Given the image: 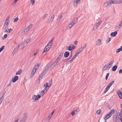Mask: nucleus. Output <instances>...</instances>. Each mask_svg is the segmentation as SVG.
<instances>
[{
    "label": "nucleus",
    "mask_w": 122,
    "mask_h": 122,
    "mask_svg": "<svg viewBox=\"0 0 122 122\" xmlns=\"http://www.w3.org/2000/svg\"><path fill=\"white\" fill-rule=\"evenodd\" d=\"M87 45V44H84V45L82 46H81V47L83 50L86 47Z\"/></svg>",
    "instance_id": "obj_42"
},
{
    "label": "nucleus",
    "mask_w": 122,
    "mask_h": 122,
    "mask_svg": "<svg viewBox=\"0 0 122 122\" xmlns=\"http://www.w3.org/2000/svg\"><path fill=\"white\" fill-rule=\"evenodd\" d=\"M117 31H115L114 32L112 33L110 35L112 37H115L117 35Z\"/></svg>",
    "instance_id": "obj_17"
},
{
    "label": "nucleus",
    "mask_w": 122,
    "mask_h": 122,
    "mask_svg": "<svg viewBox=\"0 0 122 122\" xmlns=\"http://www.w3.org/2000/svg\"><path fill=\"white\" fill-rule=\"evenodd\" d=\"M121 116L120 115V113H119V115H118V119H119V121H120V120H122V117H121Z\"/></svg>",
    "instance_id": "obj_44"
},
{
    "label": "nucleus",
    "mask_w": 122,
    "mask_h": 122,
    "mask_svg": "<svg viewBox=\"0 0 122 122\" xmlns=\"http://www.w3.org/2000/svg\"><path fill=\"white\" fill-rule=\"evenodd\" d=\"M32 26V24H31L28 25L26 28L25 29L27 32L28 31L31 29Z\"/></svg>",
    "instance_id": "obj_15"
},
{
    "label": "nucleus",
    "mask_w": 122,
    "mask_h": 122,
    "mask_svg": "<svg viewBox=\"0 0 122 122\" xmlns=\"http://www.w3.org/2000/svg\"><path fill=\"white\" fill-rule=\"evenodd\" d=\"M114 110H112L108 113L107 115H106L104 117V119L105 120H107L110 118L113 113H114Z\"/></svg>",
    "instance_id": "obj_2"
},
{
    "label": "nucleus",
    "mask_w": 122,
    "mask_h": 122,
    "mask_svg": "<svg viewBox=\"0 0 122 122\" xmlns=\"http://www.w3.org/2000/svg\"><path fill=\"white\" fill-rule=\"evenodd\" d=\"M77 42H78L77 41H75L74 42V44H75V45H77Z\"/></svg>",
    "instance_id": "obj_63"
},
{
    "label": "nucleus",
    "mask_w": 122,
    "mask_h": 122,
    "mask_svg": "<svg viewBox=\"0 0 122 122\" xmlns=\"http://www.w3.org/2000/svg\"><path fill=\"white\" fill-rule=\"evenodd\" d=\"M114 120L115 122H117V115L115 116V117H113Z\"/></svg>",
    "instance_id": "obj_36"
},
{
    "label": "nucleus",
    "mask_w": 122,
    "mask_h": 122,
    "mask_svg": "<svg viewBox=\"0 0 122 122\" xmlns=\"http://www.w3.org/2000/svg\"><path fill=\"white\" fill-rule=\"evenodd\" d=\"M75 113V111L74 110L71 113V114L72 116H74V114Z\"/></svg>",
    "instance_id": "obj_53"
},
{
    "label": "nucleus",
    "mask_w": 122,
    "mask_h": 122,
    "mask_svg": "<svg viewBox=\"0 0 122 122\" xmlns=\"http://www.w3.org/2000/svg\"><path fill=\"white\" fill-rule=\"evenodd\" d=\"M80 0H74V6L75 7H76L77 6V4L79 3Z\"/></svg>",
    "instance_id": "obj_10"
},
{
    "label": "nucleus",
    "mask_w": 122,
    "mask_h": 122,
    "mask_svg": "<svg viewBox=\"0 0 122 122\" xmlns=\"http://www.w3.org/2000/svg\"><path fill=\"white\" fill-rule=\"evenodd\" d=\"M54 15H53L51 16V17L49 19V20L51 22L52 21H53V19L54 18Z\"/></svg>",
    "instance_id": "obj_31"
},
{
    "label": "nucleus",
    "mask_w": 122,
    "mask_h": 122,
    "mask_svg": "<svg viewBox=\"0 0 122 122\" xmlns=\"http://www.w3.org/2000/svg\"><path fill=\"white\" fill-rule=\"evenodd\" d=\"M27 32L26 31V30L25 29L23 31H22L21 34V36H23L25 34H27Z\"/></svg>",
    "instance_id": "obj_24"
},
{
    "label": "nucleus",
    "mask_w": 122,
    "mask_h": 122,
    "mask_svg": "<svg viewBox=\"0 0 122 122\" xmlns=\"http://www.w3.org/2000/svg\"><path fill=\"white\" fill-rule=\"evenodd\" d=\"M50 48L48 46H46L45 47L43 52L42 53L43 54L44 52H46L49 51Z\"/></svg>",
    "instance_id": "obj_20"
},
{
    "label": "nucleus",
    "mask_w": 122,
    "mask_h": 122,
    "mask_svg": "<svg viewBox=\"0 0 122 122\" xmlns=\"http://www.w3.org/2000/svg\"><path fill=\"white\" fill-rule=\"evenodd\" d=\"M51 117L49 116L46 119L45 121L46 122H48L49 121Z\"/></svg>",
    "instance_id": "obj_38"
},
{
    "label": "nucleus",
    "mask_w": 122,
    "mask_h": 122,
    "mask_svg": "<svg viewBox=\"0 0 122 122\" xmlns=\"http://www.w3.org/2000/svg\"><path fill=\"white\" fill-rule=\"evenodd\" d=\"M55 111V110H53V111L52 112V113L51 114H50L49 116L51 117L52 115L53 114Z\"/></svg>",
    "instance_id": "obj_49"
},
{
    "label": "nucleus",
    "mask_w": 122,
    "mask_h": 122,
    "mask_svg": "<svg viewBox=\"0 0 122 122\" xmlns=\"http://www.w3.org/2000/svg\"><path fill=\"white\" fill-rule=\"evenodd\" d=\"M119 73L120 74H121L122 73V70L121 69L119 71Z\"/></svg>",
    "instance_id": "obj_64"
},
{
    "label": "nucleus",
    "mask_w": 122,
    "mask_h": 122,
    "mask_svg": "<svg viewBox=\"0 0 122 122\" xmlns=\"http://www.w3.org/2000/svg\"><path fill=\"white\" fill-rule=\"evenodd\" d=\"M48 15V14H45L44 16H43L42 18V19L44 20L45 19V18H46V17H47Z\"/></svg>",
    "instance_id": "obj_45"
},
{
    "label": "nucleus",
    "mask_w": 122,
    "mask_h": 122,
    "mask_svg": "<svg viewBox=\"0 0 122 122\" xmlns=\"http://www.w3.org/2000/svg\"><path fill=\"white\" fill-rule=\"evenodd\" d=\"M43 76V75H42L41 74L38 77V80L39 81V82L40 81V80L42 78V77Z\"/></svg>",
    "instance_id": "obj_35"
},
{
    "label": "nucleus",
    "mask_w": 122,
    "mask_h": 122,
    "mask_svg": "<svg viewBox=\"0 0 122 122\" xmlns=\"http://www.w3.org/2000/svg\"><path fill=\"white\" fill-rule=\"evenodd\" d=\"M31 2L32 5L34 4L35 3V0H31Z\"/></svg>",
    "instance_id": "obj_57"
},
{
    "label": "nucleus",
    "mask_w": 122,
    "mask_h": 122,
    "mask_svg": "<svg viewBox=\"0 0 122 122\" xmlns=\"http://www.w3.org/2000/svg\"><path fill=\"white\" fill-rule=\"evenodd\" d=\"M18 20V17L16 18H15L13 20V21L14 22H17Z\"/></svg>",
    "instance_id": "obj_48"
},
{
    "label": "nucleus",
    "mask_w": 122,
    "mask_h": 122,
    "mask_svg": "<svg viewBox=\"0 0 122 122\" xmlns=\"http://www.w3.org/2000/svg\"><path fill=\"white\" fill-rule=\"evenodd\" d=\"M121 0L118 1L117 0H112V3L114 4H120L122 3Z\"/></svg>",
    "instance_id": "obj_11"
},
{
    "label": "nucleus",
    "mask_w": 122,
    "mask_h": 122,
    "mask_svg": "<svg viewBox=\"0 0 122 122\" xmlns=\"http://www.w3.org/2000/svg\"><path fill=\"white\" fill-rule=\"evenodd\" d=\"M81 53V52H79L78 51H77L75 53V55H76V56H78L79 54H80Z\"/></svg>",
    "instance_id": "obj_41"
},
{
    "label": "nucleus",
    "mask_w": 122,
    "mask_h": 122,
    "mask_svg": "<svg viewBox=\"0 0 122 122\" xmlns=\"http://www.w3.org/2000/svg\"><path fill=\"white\" fill-rule=\"evenodd\" d=\"M6 101H7V103H8L9 101V98H7L6 99Z\"/></svg>",
    "instance_id": "obj_60"
},
{
    "label": "nucleus",
    "mask_w": 122,
    "mask_h": 122,
    "mask_svg": "<svg viewBox=\"0 0 122 122\" xmlns=\"http://www.w3.org/2000/svg\"><path fill=\"white\" fill-rule=\"evenodd\" d=\"M121 51H122L121 50H120V49L119 48L117 49L116 51V52L117 53H118Z\"/></svg>",
    "instance_id": "obj_50"
},
{
    "label": "nucleus",
    "mask_w": 122,
    "mask_h": 122,
    "mask_svg": "<svg viewBox=\"0 0 122 122\" xmlns=\"http://www.w3.org/2000/svg\"><path fill=\"white\" fill-rule=\"evenodd\" d=\"M36 71V70L34 69H33L31 74V75L32 76H33L34 73H35Z\"/></svg>",
    "instance_id": "obj_33"
},
{
    "label": "nucleus",
    "mask_w": 122,
    "mask_h": 122,
    "mask_svg": "<svg viewBox=\"0 0 122 122\" xmlns=\"http://www.w3.org/2000/svg\"><path fill=\"white\" fill-rule=\"evenodd\" d=\"M76 47L74 46V45L72 44L67 48V49L69 51H71L72 50L74 49Z\"/></svg>",
    "instance_id": "obj_8"
},
{
    "label": "nucleus",
    "mask_w": 122,
    "mask_h": 122,
    "mask_svg": "<svg viewBox=\"0 0 122 122\" xmlns=\"http://www.w3.org/2000/svg\"><path fill=\"white\" fill-rule=\"evenodd\" d=\"M44 86H45V88H44V89L43 90L44 92H45L46 93L47 92V87H48V83H47L46 84H45L44 85Z\"/></svg>",
    "instance_id": "obj_13"
},
{
    "label": "nucleus",
    "mask_w": 122,
    "mask_h": 122,
    "mask_svg": "<svg viewBox=\"0 0 122 122\" xmlns=\"http://www.w3.org/2000/svg\"><path fill=\"white\" fill-rule=\"evenodd\" d=\"M23 115H24V116L21 120L20 122H25L26 118L28 116V114L26 113H24L23 114Z\"/></svg>",
    "instance_id": "obj_7"
},
{
    "label": "nucleus",
    "mask_w": 122,
    "mask_h": 122,
    "mask_svg": "<svg viewBox=\"0 0 122 122\" xmlns=\"http://www.w3.org/2000/svg\"><path fill=\"white\" fill-rule=\"evenodd\" d=\"M109 5L107 4V2H105L104 4V5H105V6H106L108 5Z\"/></svg>",
    "instance_id": "obj_62"
},
{
    "label": "nucleus",
    "mask_w": 122,
    "mask_h": 122,
    "mask_svg": "<svg viewBox=\"0 0 122 122\" xmlns=\"http://www.w3.org/2000/svg\"><path fill=\"white\" fill-rule=\"evenodd\" d=\"M30 38H29L27 39L26 41V44L28 43V42L30 40Z\"/></svg>",
    "instance_id": "obj_59"
},
{
    "label": "nucleus",
    "mask_w": 122,
    "mask_h": 122,
    "mask_svg": "<svg viewBox=\"0 0 122 122\" xmlns=\"http://www.w3.org/2000/svg\"><path fill=\"white\" fill-rule=\"evenodd\" d=\"M39 66V64H37L34 67L33 69H34L36 70L38 69Z\"/></svg>",
    "instance_id": "obj_37"
},
{
    "label": "nucleus",
    "mask_w": 122,
    "mask_h": 122,
    "mask_svg": "<svg viewBox=\"0 0 122 122\" xmlns=\"http://www.w3.org/2000/svg\"><path fill=\"white\" fill-rule=\"evenodd\" d=\"M102 21L101 20H100L97 23L96 25H94V27L93 28V30H95L97 29L98 26L100 25Z\"/></svg>",
    "instance_id": "obj_5"
},
{
    "label": "nucleus",
    "mask_w": 122,
    "mask_h": 122,
    "mask_svg": "<svg viewBox=\"0 0 122 122\" xmlns=\"http://www.w3.org/2000/svg\"><path fill=\"white\" fill-rule=\"evenodd\" d=\"M45 93H46L45 92H44L43 91V90H42L41 91L40 93L41 96H42L44 95V94Z\"/></svg>",
    "instance_id": "obj_46"
},
{
    "label": "nucleus",
    "mask_w": 122,
    "mask_h": 122,
    "mask_svg": "<svg viewBox=\"0 0 122 122\" xmlns=\"http://www.w3.org/2000/svg\"><path fill=\"white\" fill-rule=\"evenodd\" d=\"M111 68V67L107 64L103 67L102 70L103 71H105Z\"/></svg>",
    "instance_id": "obj_6"
},
{
    "label": "nucleus",
    "mask_w": 122,
    "mask_h": 122,
    "mask_svg": "<svg viewBox=\"0 0 122 122\" xmlns=\"http://www.w3.org/2000/svg\"><path fill=\"white\" fill-rule=\"evenodd\" d=\"M7 34H5L4 35V36L2 37V38L3 39H5V38L7 37Z\"/></svg>",
    "instance_id": "obj_55"
},
{
    "label": "nucleus",
    "mask_w": 122,
    "mask_h": 122,
    "mask_svg": "<svg viewBox=\"0 0 122 122\" xmlns=\"http://www.w3.org/2000/svg\"><path fill=\"white\" fill-rule=\"evenodd\" d=\"M109 73H107V74L106 76V80H107L108 77L109 76Z\"/></svg>",
    "instance_id": "obj_56"
},
{
    "label": "nucleus",
    "mask_w": 122,
    "mask_h": 122,
    "mask_svg": "<svg viewBox=\"0 0 122 122\" xmlns=\"http://www.w3.org/2000/svg\"><path fill=\"white\" fill-rule=\"evenodd\" d=\"M111 38H108L106 41V43H108L111 41Z\"/></svg>",
    "instance_id": "obj_43"
},
{
    "label": "nucleus",
    "mask_w": 122,
    "mask_h": 122,
    "mask_svg": "<svg viewBox=\"0 0 122 122\" xmlns=\"http://www.w3.org/2000/svg\"><path fill=\"white\" fill-rule=\"evenodd\" d=\"M122 26V21H121L120 23L117 25L116 27L117 30H119Z\"/></svg>",
    "instance_id": "obj_18"
},
{
    "label": "nucleus",
    "mask_w": 122,
    "mask_h": 122,
    "mask_svg": "<svg viewBox=\"0 0 122 122\" xmlns=\"http://www.w3.org/2000/svg\"><path fill=\"white\" fill-rule=\"evenodd\" d=\"M53 41V40H51L50 42L48 44L47 46H48L50 48L51 47V45L52 44Z\"/></svg>",
    "instance_id": "obj_22"
},
{
    "label": "nucleus",
    "mask_w": 122,
    "mask_h": 122,
    "mask_svg": "<svg viewBox=\"0 0 122 122\" xmlns=\"http://www.w3.org/2000/svg\"><path fill=\"white\" fill-rule=\"evenodd\" d=\"M22 70L21 69H20L19 71H17L16 73V75L20 74L22 72Z\"/></svg>",
    "instance_id": "obj_28"
},
{
    "label": "nucleus",
    "mask_w": 122,
    "mask_h": 122,
    "mask_svg": "<svg viewBox=\"0 0 122 122\" xmlns=\"http://www.w3.org/2000/svg\"><path fill=\"white\" fill-rule=\"evenodd\" d=\"M76 55H75L72 58L71 60L69 61V63H71V62L73 61V60L76 58Z\"/></svg>",
    "instance_id": "obj_30"
},
{
    "label": "nucleus",
    "mask_w": 122,
    "mask_h": 122,
    "mask_svg": "<svg viewBox=\"0 0 122 122\" xmlns=\"http://www.w3.org/2000/svg\"><path fill=\"white\" fill-rule=\"evenodd\" d=\"M51 64V63H49L48 64L46 67H47L48 68V70L49 69L50 70H52V69H51V68L52 67Z\"/></svg>",
    "instance_id": "obj_23"
},
{
    "label": "nucleus",
    "mask_w": 122,
    "mask_h": 122,
    "mask_svg": "<svg viewBox=\"0 0 122 122\" xmlns=\"http://www.w3.org/2000/svg\"><path fill=\"white\" fill-rule=\"evenodd\" d=\"M12 30V29L11 28H10V29H7L6 30H5L4 32L5 33H6L7 32V33H9Z\"/></svg>",
    "instance_id": "obj_29"
},
{
    "label": "nucleus",
    "mask_w": 122,
    "mask_h": 122,
    "mask_svg": "<svg viewBox=\"0 0 122 122\" xmlns=\"http://www.w3.org/2000/svg\"><path fill=\"white\" fill-rule=\"evenodd\" d=\"M51 83H52V81H49V84H48V87H50L51 86Z\"/></svg>",
    "instance_id": "obj_51"
},
{
    "label": "nucleus",
    "mask_w": 122,
    "mask_h": 122,
    "mask_svg": "<svg viewBox=\"0 0 122 122\" xmlns=\"http://www.w3.org/2000/svg\"><path fill=\"white\" fill-rule=\"evenodd\" d=\"M96 45L98 46L100 45L101 44V40L100 39H98L97 40L96 42Z\"/></svg>",
    "instance_id": "obj_14"
},
{
    "label": "nucleus",
    "mask_w": 122,
    "mask_h": 122,
    "mask_svg": "<svg viewBox=\"0 0 122 122\" xmlns=\"http://www.w3.org/2000/svg\"><path fill=\"white\" fill-rule=\"evenodd\" d=\"M41 97V96L39 94H38L37 96L34 95L33 96L32 98L33 101H36L38 100V99L40 98Z\"/></svg>",
    "instance_id": "obj_4"
},
{
    "label": "nucleus",
    "mask_w": 122,
    "mask_h": 122,
    "mask_svg": "<svg viewBox=\"0 0 122 122\" xmlns=\"http://www.w3.org/2000/svg\"><path fill=\"white\" fill-rule=\"evenodd\" d=\"M48 70V68L47 67H46L45 69L42 71L41 74L44 76Z\"/></svg>",
    "instance_id": "obj_9"
},
{
    "label": "nucleus",
    "mask_w": 122,
    "mask_h": 122,
    "mask_svg": "<svg viewBox=\"0 0 122 122\" xmlns=\"http://www.w3.org/2000/svg\"><path fill=\"white\" fill-rule=\"evenodd\" d=\"M114 81L113 80L112 81L110 82L109 84L107 86H109L110 87H111V86L113 85V83L114 82Z\"/></svg>",
    "instance_id": "obj_32"
},
{
    "label": "nucleus",
    "mask_w": 122,
    "mask_h": 122,
    "mask_svg": "<svg viewBox=\"0 0 122 122\" xmlns=\"http://www.w3.org/2000/svg\"><path fill=\"white\" fill-rule=\"evenodd\" d=\"M10 18V16H8L6 18L5 21L4 25L3 26V29H5L8 27L9 22Z\"/></svg>",
    "instance_id": "obj_1"
},
{
    "label": "nucleus",
    "mask_w": 122,
    "mask_h": 122,
    "mask_svg": "<svg viewBox=\"0 0 122 122\" xmlns=\"http://www.w3.org/2000/svg\"><path fill=\"white\" fill-rule=\"evenodd\" d=\"M71 57H72V55H71V56H70L68 58V59H65V60H67L68 61L71 58Z\"/></svg>",
    "instance_id": "obj_61"
},
{
    "label": "nucleus",
    "mask_w": 122,
    "mask_h": 122,
    "mask_svg": "<svg viewBox=\"0 0 122 122\" xmlns=\"http://www.w3.org/2000/svg\"><path fill=\"white\" fill-rule=\"evenodd\" d=\"M110 87L107 86L105 89V90L104 92V93H105L107 92L109 89Z\"/></svg>",
    "instance_id": "obj_34"
},
{
    "label": "nucleus",
    "mask_w": 122,
    "mask_h": 122,
    "mask_svg": "<svg viewBox=\"0 0 122 122\" xmlns=\"http://www.w3.org/2000/svg\"><path fill=\"white\" fill-rule=\"evenodd\" d=\"M19 48V47H18L17 46H16L14 50V51H15L16 52H17L18 50V49Z\"/></svg>",
    "instance_id": "obj_54"
},
{
    "label": "nucleus",
    "mask_w": 122,
    "mask_h": 122,
    "mask_svg": "<svg viewBox=\"0 0 122 122\" xmlns=\"http://www.w3.org/2000/svg\"><path fill=\"white\" fill-rule=\"evenodd\" d=\"M18 76H15L12 79L11 81H12L13 83L15 82L18 80Z\"/></svg>",
    "instance_id": "obj_12"
},
{
    "label": "nucleus",
    "mask_w": 122,
    "mask_h": 122,
    "mask_svg": "<svg viewBox=\"0 0 122 122\" xmlns=\"http://www.w3.org/2000/svg\"><path fill=\"white\" fill-rule=\"evenodd\" d=\"M63 55V53H61L58 56V57L57 58L60 59L61 58V57Z\"/></svg>",
    "instance_id": "obj_39"
},
{
    "label": "nucleus",
    "mask_w": 122,
    "mask_h": 122,
    "mask_svg": "<svg viewBox=\"0 0 122 122\" xmlns=\"http://www.w3.org/2000/svg\"><path fill=\"white\" fill-rule=\"evenodd\" d=\"M62 17V15H59L57 19V22L58 23L60 21Z\"/></svg>",
    "instance_id": "obj_21"
},
{
    "label": "nucleus",
    "mask_w": 122,
    "mask_h": 122,
    "mask_svg": "<svg viewBox=\"0 0 122 122\" xmlns=\"http://www.w3.org/2000/svg\"><path fill=\"white\" fill-rule=\"evenodd\" d=\"M117 93L120 98L122 99V92L121 91L118 90L117 91Z\"/></svg>",
    "instance_id": "obj_19"
},
{
    "label": "nucleus",
    "mask_w": 122,
    "mask_h": 122,
    "mask_svg": "<svg viewBox=\"0 0 122 122\" xmlns=\"http://www.w3.org/2000/svg\"><path fill=\"white\" fill-rule=\"evenodd\" d=\"M101 112V111L100 110H98L97 112V113L98 114H100V112Z\"/></svg>",
    "instance_id": "obj_52"
},
{
    "label": "nucleus",
    "mask_w": 122,
    "mask_h": 122,
    "mask_svg": "<svg viewBox=\"0 0 122 122\" xmlns=\"http://www.w3.org/2000/svg\"><path fill=\"white\" fill-rule=\"evenodd\" d=\"M107 4L108 5H109L112 3V0H110L108 1H107Z\"/></svg>",
    "instance_id": "obj_47"
},
{
    "label": "nucleus",
    "mask_w": 122,
    "mask_h": 122,
    "mask_svg": "<svg viewBox=\"0 0 122 122\" xmlns=\"http://www.w3.org/2000/svg\"><path fill=\"white\" fill-rule=\"evenodd\" d=\"M56 64L57 62L55 61L52 64H51L52 67L51 68V69H53Z\"/></svg>",
    "instance_id": "obj_27"
},
{
    "label": "nucleus",
    "mask_w": 122,
    "mask_h": 122,
    "mask_svg": "<svg viewBox=\"0 0 122 122\" xmlns=\"http://www.w3.org/2000/svg\"><path fill=\"white\" fill-rule=\"evenodd\" d=\"M69 55V52L68 51H66L64 53V56L65 57H68Z\"/></svg>",
    "instance_id": "obj_26"
},
{
    "label": "nucleus",
    "mask_w": 122,
    "mask_h": 122,
    "mask_svg": "<svg viewBox=\"0 0 122 122\" xmlns=\"http://www.w3.org/2000/svg\"><path fill=\"white\" fill-rule=\"evenodd\" d=\"M83 49L81 48V47L78 50V51H77L79 52H81V51Z\"/></svg>",
    "instance_id": "obj_58"
},
{
    "label": "nucleus",
    "mask_w": 122,
    "mask_h": 122,
    "mask_svg": "<svg viewBox=\"0 0 122 122\" xmlns=\"http://www.w3.org/2000/svg\"><path fill=\"white\" fill-rule=\"evenodd\" d=\"M114 60H113L110 62H109L107 64L111 68L112 66L113 65V64L114 63Z\"/></svg>",
    "instance_id": "obj_16"
},
{
    "label": "nucleus",
    "mask_w": 122,
    "mask_h": 122,
    "mask_svg": "<svg viewBox=\"0 0 122 122\" xmlns=\"http://www.w3.org/2000/svg\"><path fill=\"white\" fill-rule=\"evenodd\" d=\"M3 97L4 96L3 95H2V96L0 98V105L1 104L3 99Z\"/></svg>",
    "instance_id": "obj_40"
},
{
    "label": "nucleus",
    "mask_w": 122,
    "mask_h": 122,
    "mask_svg": "<svg viewBox=\"0 0 122 122\" xmlns=\"http://www.w3.org/2000/svg\"><path fill=\"white\" fill-rule=\"evenodd\" d=\"M117 68V66L115 65L113 66L112 68V70L113 71H115Z\"/></svg>",
    "instance_id": "obj_25"
},
{
    "label": "nucleus",
    "mask_w": 122,
    "mask_h": 122,
    "mask_svg": "<svg viewBox=\"0 0 122 122\" xmlns=\"http://www.w3.org/2000/svg\"><path fill=\"white\" fill-rule=\"evenodd\" d=\"M77 20L78 18H75L68 25V26H69L70 28H71L76 23Z\"/></svg>",
    "instance_id": "obj_3"
}]
</instances>
